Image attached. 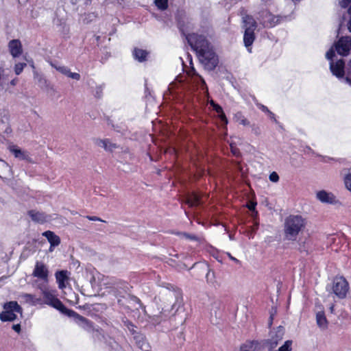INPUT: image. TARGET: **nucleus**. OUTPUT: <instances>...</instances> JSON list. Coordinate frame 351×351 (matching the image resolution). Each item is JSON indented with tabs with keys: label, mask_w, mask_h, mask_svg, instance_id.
Masks as SVG:
<instances>
[{
	"label": "nucleus",
	"mask_w": 351,
	"mask_h": 351,
	"mask_svg": "<svg viewBox=\"0 0 351 351\" xmlns=\"http://www.w3.org/2000/svg\"><path fill=\"white\" fill-rule=\"evenodd\" d=\"M183 34L205 69L209 71L215 69L218 64V58L206 37L197 34Z\"/></svg>",
	"instance_id": "1"
},
{
	"label": "nucleus",
	"mask_w": 351,
	"mask_h": 351,
	"mask_svg": "<svg viewBox=\"0 0 351 351\" xmlns=\"http://www.w3.org/2000/svg\"><path fill=\"white\" fill-rule=\"evenodd\" d=\"M164 300L167 305L162 308L160 314L149 317V321L154 325H158L166 319L173 311H174L171 314L175 315L182 304V298L180 293L175 291H167L165 293Z\"/></svg>",
	"instance_id": "2"
},
{
	"label": "nucleus",
	"mask_w": 351,
	"mask_h": 351,
	"mask_svg": "<svg viewBox=\"0 0 351 351\" xmlns=\"http://www.w3.org/2000/svg\"><path fill=\"white\" fill-rule=\"evenodd\" d=\"M306 220L300 215H290L285 221L284 232L286 239L295 241L298 234L305 228Z\"/></svg>",
	"instance_id": "3"
},
{
	"label": "nucleus",
	"mask_w": 351,
	"mask_h": 351,
	"mask_svg": "<svg viewBox=\"0 0 351 351\" xmlns=\"http://www.w3.org/2000/svg\"><path fill=\"white\" fill-rule=\"evenodd\" d=\"M285 335V329L282 326H279L277 328L270 332V337L265 341V345L268 351H291L292 350V340H287L284 343L276 349L279 343L282 340Z\"/></svg>",
	"instance_id": "4"
},
{
	"label": "nucleus",
	"mask_w": 351,
	"mask_h": 351,
	"mask_svg": "<svg viewBox=\"0 0 351 351\" xmlns=\"http://www.w3.org/2000/svg\"><path fill=\"white\" fill-rule=\"evenodd\" d=\"M43 295L45 304L53 307L62 313L69 317L75 315L79 316L75 311L68 309L56 296L54 291L44 289L43 290Z\"/></svg>",
	"instance_id": "5"
},
{
	"label": "nucleus",
	"mask_w": 351,
	"mask_h": 351,
	"mask_svg": "<svg viewBox=\"0 0 351 351\" xmlns=\"http://www.w3.org/2000/svg\"><path fill=\"white\" fill-rule=\"evenodd\" d=\"M243 27L245 29L243 36V42L247 50L251 52V45L253 44L255 35L254 30L257 27V23L254 19L250 15H245L243 17Z\"/></svg>",
	"instance_id": "6"
},
{
	"label": "nucleus",
	"mask_w": 351,
	"mask_h": 351,
	"mask_svg": "<svg viewBox=\"0 0 351 351\" xmlns=\"http://www.w3.org/2000/svg\"><path fill=\"white\" fill-rule=\"evenodd\" d=\"M3 308L5 311L0 314V319L2 322L13 321L16 318L15 313H22L21 307L14 301L5 303Z\"/></svg>",
	"instance_id": "7"
},
{
	"label": "nucleus",
	"mask_w": 351,
	"mask_h": 351,
	"mask_svg": "<svg viewBox=\"0 0 351 351\" xmlns=\"http://www.w3.org/2000/svg\"><path fill=\"white\" fill-rule=\"evenodd\" d=\"M335 49L333 47L330 48L326 53V58L330 60V69L332 73L336 77L341 78L344 75L345 62L343 60H339L335 63L332 61V58L335 56Z\"/></svg>",
	"instance_id": "8"
},
{
	"label": "nucleus",
	"mask_w": 351,
	"mask_h": 351,
	"mask_svg": "<svg viewBox=\"0 0 351 351\" xmlns=\"http://www.w3.org/2000/svg\"><path fill=\"white\" fill-rule=\"evenodd\" d=\"M332 289L339 298L343 299L348 292L349 284L343 277H336L333 280Z\"/></svg>",
	"instance_id": "9"
},
{
	"label": "nucleus",
	"mask_w": 351,
	"mask_h": 351,
	"mask_svg": "<svg viewBox=\"0 0 351 351\" xmlns=\"http://www.w3.org/2000/svg\"><path fill=\"white\" fill-rule=\"evenodd\" d=\"M108 287L111 289L116 296L121 295L127 291L128 283L124 280L117 278H110L106 283Z\"/></svg>",
	"instance_id": "10"
},
{
	"label": "nucleus",
	"mask_w": 351,
	"mask_h": 351,
	"mask_svg": "<svg viewBox=\"0 0 351 351\" xmlns=\"http://www.w3.org/2000/svg\"><path fill=\"white\" fill-rule=\"evenodd\" d=\"M49 271L47 266L41 261H36L32 272V276L40 279L44 282H47L49 280Z\"/></svg>",
	"instance_id": "11"
},
{
	"label": "nucleus",
	"mask_w": 351,
	"mask_h": 351,
	"mask_svg": "<svg viewBox=\"0 0 351 351\" xmlns=\"http://www.w3.org/2000/svg\"><path fill=\"white\" fill-rule=\"evenodd\" d=\"M335 48L341 56H348L351 50V37L342 36L335 43Z\"/></svg>",
	"instance_id": "12"
},
{
	"label": "nucleus",
	"mask_w": 351,
	"mask_h": 351,
	"mask_svg": "<svg viewBox=\"0 0 351 351\" xmlns=\"http://www.w3.org/2000/svg\"><path fill=\"white\" fill-rule=\"evenodd\" d=\"M257 19L265 27H271L278 23L276 16L267 10L261 11Z\"/></svg>",
	"instance_id": "13"
},
{
	"label": "nucleus",
	"mask_w": 351,
	"mask_h": 351,
	"mask_svg": "<svg viewBox=\"0 0 351 351\" xmlns=\"http://www.w3.org/2000/svg\"><path fill=\"white\" fill-rule=\"evenodd\" d=\"M8 148L15 158L19 160H26L29 162H32L29 153L27 151L21 149L16 145H10Z\"/></svg>",
	"instance_id": "14"
},
{
	"label": "nucleus",
	"mask_w": 351,
	"mask_h": 351,
	"mask_svg": "<svg viewBox=\"0 0 351 351\" xmlns=\"http://www.w3.org/2000/svg\"><path fill=\"white\" fill-rule=\"evenodd\" d=\"M8 49L10 54L14 58L20 56L23 52L22 44L19 39L11 40L8 43Z\"/></svg>",
	"instance_id": "15"
},
{
	"label": "nucleus",
	"mask_w": 351,
	"mask_h": 351,
	"mask_svg": "<svg viewBox=\"0 0 351 351\" xmlns=\"http://www.w3.org/2000/svg\"><path fill=\"white\" fill-rule=\"evenodd\" d=\"M317 198L322 203L335 204L337 199L335 196L330 192L326 191H320L317 193Z\"/></svg>",
	"instance_id": "16"
},
{
	"label": "nucleus",
	"mask_w": 351,
	"mask_h": 351,
	"mask_svg": "<svg viewBox=\"0 0 351 351\" xmlns=\"http://www.w3.org/2000/svg\"><path fill=\"white\" fill-rule=\"evenodd\" d=\"M29 216L32 221L39 223H44L50 219V217L44 213L38 212L34 210H31L28 212Z\"/></svg>",
	"instance_id": "17"
},
{
	"label": "nucleus",
	"mask_w": 351,
	"mask_h": 351,
	"mask_svg": "<svg viewBox=\"0 0 351 351\" xmlns=\"http://www.w3.org/2000/svg\"><path fill=\"white\" fill-rule=\"evenodd\" d=\"M43 236L46 237L50 243L49 251L52 252L53 248L58 246L60 243V237L56 235L53 232L47 230L43 233Z\"/></svg>",
	"instance_id": "18"
},
{
	"label": "nucleus",
	"mask_w": 351,
	"mask_h": 351,
	"mask_svg": "<svg viewBox=\"0 0 351 351\" xmlns=\"http://www.w3.org/2000/svg\"><path fill=\"white\" fill-rule=\"evenodd\" d=\"M56 278L58 285V287L60 289H63L66 287L65 282L68 280V271L66 270H62L56 273Z\"/></svg>",
	"instance_id": "19"
},
{
	"label": "nucleus",
	"mask_w": 351,
	"mask_h": 351,
	"mask_svg": "<svg viewBox=\"0 0 351 351\" xmlns=\"http://www.w3.org/2000/svg\"><path fill=\"white\" fill-rule=\"evenodd\" d=\"M134 339H135L137 346L141 350L143 351H149V346L145 341V337L143 335L136 333V335L134 336Z\"/></svg>",
	"instance_id": "20"
},
{
	"label": "nucleus",
	"mask_w": 351,
	"mask_h": 351,
	"mask_svg": "<svg viewBox=\"0 0 351 351\" xmlns=\"http://www.w3.org/2000/svg\"><path fill=\"white\" fill-rule=\"evenodd\" d=\"M95 144L103 147L106 151L112 152L117 147L115 144L112 143L108 139H96Z\"/></svg>",
	"instance_id": "21"
},
{
	"label": "nucleus",
	"mask_w": 351,
	"mask_h": 351,
	"mask_svg": "<svg viewBox=\"0 0 351 351\" xmlns=\"http://www.w3.org/2000/svg\"><path fill=\"white\" fill-rule=\"evenodd\" d=\"M258 342L256 341H246L240 346L239 350L234 351H257Z\"/></svg>",
	"instance_id": "22"
},
{
	"label": "nucleus",
	"mask_w": 351,
	"mask_h": 351,
	"mask_svg": "<svg viewBox=\"0 0 351 351\" xmlns=\"http://www.w3.org/2000/svg\"><path fill=\"white\" fill-rule=\"evenodd\" d=\"M316 321L318 326L322 329H326L328 326V322L324 311H319L316 314Z\"/></svg>",
	"instance_id": "23"
},
{
	"label": "nucleus",
	"mask_w": 351,
	"mask_h": 351,
	"mask_svg": "<svg viewBox=\"0 0 351 351\" xmlns=\"http://www.w3.org/2000/svg\"><path fill=\"white\" fill-rule=\"evenodd\" d=\"M148 52L145 50L135 48L133 51V56L135 60L139 62H143L146 60Z\"/></svg>",
	"instance_id": "24"
},
{
	"label": "nucleus",
	"mask_w": 351,
	"mask_h": 351,
	"mask_svg": "<svg viewBox=\"0 0 351 351\" xmlns=\"http://www.w3.org/2000/svg\"><path fill=\"white\" fill-rule=\"evenodd\" d=\"M201 203L199 196L196 193L189 195L186 199V204L189 206H196Z\"/></svg>",
	"instance_id": "25"
},
{
	"label": "nucleus",
	"mask_w": 351,
	"mask_h": 351,
	"mask_svg": "<svg viewBox=\"0 0 351 351\" xmlns=\"http://www.w3.org/2000/svg\"><path fill=\"white\" fill-rule=\"evenodd\" d=\"M192 78H194L195 82L197 84L201 83L202 86H206V82L202 76L199 75L193 67L187 73Z\"/></svg>",
	"instance_id": "26"
},
{
	"label": "nucleus",
	"mask_w": 351,
	"mask_h": 351,
	"mask_svg": "<svg viewBox=\"0 0 351 351\" xmlns=\"http://www.w3.org/2000/svg\"><path fill=\"white\" fill-rule=\"evenodd\" d=\"M210 104L213 106V109L219 114L221 120L225 122V123H228V120L223 113L222 108L219 105L215 104L213 101H211Z\"/></svg>",
	"instance_id": "27"
},
{
	"label": "nucleus",
	"mask_w": 351,
	"mask_h": 351,
	"mask_svg": "<svg viewBox=\"0 0 351 351\" xmlns=\"http://www.w3.org/2000/svg\"><path fill=\"white\" fill-rule=\"evenodd\" d=\"M169 0H154V4L160 10H165L168 8Z\"/></svg>",
	"instance_id": "28"
},
{
	"label": "nucleus",
	"mask_w": 351,
	"mask_h": 351,
	"mask_svg": "<svg viewBox=\"0 0 351 351\" xmlns=\"http://www.w3.org/2000/svg\"><path fill=\"white\" fill-rule=\"evenodd\" d=\"M235 119L239 124L243 125H250V121L245 118L241 112H238L235 114Z\"/></svg>",
	"instance_id": "29"
},
{
	"label": "nucleus",
	"mask_w": 351,
	"mask_h": 351,
	"mask_svg": "<svg viewBox=\"0 0 351 351\" xmlns=\"http://www.w3.org/2000/svg\"><path fill=\"white\" fill-rule=\"evenodd\" d=\"M22 298L27 302H29L33 304H36L37 302L39 300L38 299H36L34 295L29 293L23 294Z\"/></svg>",
	"instance_id": "30"
},
{
	"label": "nucleus",
	"mask_w": 351,
	"mask_h": 351,
	"mask_svg": "<svg viewBox=\"0 0 351 351\" xmlns=\"http://www.w3.org/2000/svg\"><path fill=\"white\" fill-rule=\"evenodd\" d=\"M178 235H180V236L185 238L186 239H189V240L195 241H199V238L195 234H189L186 232H178Z\"/></svg>",
	"instance_id": "31"
},
{
	"label": "nucleus",
	"mask_w": 351,
	"mask_h": 351,
	"mask_svg": "<svg viewBox=\"0 0 351 351\" xmlns=\"http://www.w3.org/2000/svg\"><path fill=\"white\" fill-rule=\"evenodd\" d=\"M51 66L53 67H54L57 71L60 72L61 73H62L66 76L69 75L70 69L68 67H66L65 66H57L54 64H51Z\"/></svg>",
	"instance_id": "32"
},
{
	"label": "nucleus",
	"mask_w": 351,
	"mask_h": 351,
	"mask_svg": "<svg viewBox=\"0 0 351 351\" xmlns=\"http://www.w3.org/2000/svg\"><path fill=\"white\" fill-rule=\"evenodd\" d=\"M26 63L24 62H19L16 64L14 66V72L16 75H20L22 73L24 67L26 66Z\"/></svg>",
	"instance_id": "33"
},
{
	"label": "nucleus",
	"mask_w": 351,
	"mask_h": 351,
	"mask_svg": "<svg viewBox=\"0 0 351 351\" xmlns=\"http://www.w3.org/2000/svg\"><path fill=\"white\" fill-rule=\"evenodd\" d=\"M258 223H255V224L253 226L250 227V230H247V236L250 239H253L254 233L258 230Z\"/></svg>",
	"instance_id": "34"
},
{
	"label": "nucleus",
	"mask_w": 351,
	"mask_h": 351,
	"mask_svg": "<svg viewBox=\"0 0 351 351\" xmlns=\"http://www.w3.org/2000/svg\"><path fill=\"white\" fill-rule=\"evenodd\" d=\"M5 80L4 69L0 66V90L3 88Z\"/></svg>",
	"instance_id": "35"
},
{
	"label": "nucleus",
	"mask_w": 351,
	"mask_h": 351,
	"mask_svg": "<svg viewBox=\"0 0 351 351\" xmlns=\"http://www.w3.org/2000/svg\"><path fill=\"white\" fill-rule=\"evenodd\" d=\"M344 182L347 189L351 191V172L346 176Z\"/></svg>",
	"instance_id": "36"
},
{
	"label": "nucleus",
	"mask_w": 351,
	"mask_h": 351,
	"mask_svg": "<svg viewBox=\"0 0 351 351\" xmlns=\"http://www.w3.org/2000/svg\"><path fill=\"white\" fill-rule=\"evenodd\" d=\"M346 80L347 82L351 84V60L348 65L347 76L346 77Z\"/></svg>",
	"instance_id": "37"
},
{
	"label": "nucleus",
	"mask_w": 351,
	"mask_h": 351,
	"mask_svg": "<svg viewBox=\"0 0 351 351\" xmlns=\"http://www.w3.org/2000/svg\"><path fill=\"white\" fill-rule=\"evenodd\" d=\"M126 326L134 336L136 335V334L137 333L134 329L136 326L132 322H127Z\"/></svg>",
	"instance_id": "38"
},
{
	"label": "nucleus",
	"mask_w": 351,
	"mask_h": 351,
	"mask_svg": "<svg viewBox=\"0 0 351 351\" xmlns=\"http://www.w3.org/2000/svg\"><path fill=\"white\" fill-rule=\"evenodd\" d=\"M269 180L273 182H277L279 180V176L275 171L270 173L269 176Z\"/></svg>",
	"instance_id": "39"
},
{
	"label": "nucleus",
	"mask_w": 351,
	"mask_h": 351,
	"mask_svg": "<svg viewBox=\"0 0 351 351\" xmlns=\"http://www.w3.org/2000/svg\"><path fill=\"white\" fill-rule=\"evenodd\" d=\"M252 132L254 134H256L257 136L260 135L261 133V130L260 127L258 125H255V124H253L252 125Z\"/></svg>",
	"instance_id": "40"
},
{
	"label": "nucleus",
	"mask_w": 351,
	"mask_h": 351,
	"mask_svg": "<svg viewBox=\"0 0 351 351\" xmlns=\"http://www.w3.org/2000/svg\"><path fill=\"white\" fill-rule=\"evenodd\" d=\"M68 77L76 80H80V75L77 73H72L71 71H69Z\"/></svg>",
	"instance_id": "41"
},
{
	"label": "nucleus",
	"mask_w": 351,
	"mask_h": 351,
	"mask_svg": "<svg viewBox=\"0 0 351 351\" xmlns=\"http://www.w3.org/2000/svg\"><path fill=\"white\" fill-rule=\"evenodd\" d=\"M103 87L101 86H99L96 88L95 91V97L97 98H100L102 95Z\"/></svg>",
	"instance_id": "42"
},
{
	"label": "nucleus",
	"mask_w": 351,
	"mask_h": 351,
	"mask_svg": "<svg viewBox=\"0 0 351 351\" xmlns=\"http://www.w3.org/2000/svg\"><path fill=\"white\" fill-rule=\"evenodd\" d=\"M350 2L351 0H341L339 3L342 8H345L349 5Z\"/></svg>",
	"instance_id": "43"
},
{
	"label": "nucleus",
	"mask_w": 351,
	"mask_h": 351,
	"mask_svg": "<svg viewBox=\"0 0 351 351\" xmlns=\"http://www.w3.org/2000/svg\"><path fill=\"white\" fill-rule=\"evenodd\" d=\"M86 217L90 221H99L104 222V220L96 216H87Z\"/></svg>",
	"instance_id": "44"
},
{
	"label": "nucleus",
	"mask_w": 351,
	"mask_h": 351,
	"mask_svg": "<svg viewBox=\"0 0 351 351\" xmlns=\"http://www.w3.org/2000/svg\"><path fill=\"white\" fill-rule=\"evenodd\" d=\"M12 329L16 332L19 333L21 331V326L20 324H14L12 326Z\"/></svg>",
	"instance_id": "45"
},
{
	"label": "nucleus",
	"mask_w": 351,
	"mask_h": 351,
	"mask_svg": "<svg viewBox=\"0 0 351 351\" xmlns=\"http://www.w3.org/2000/svg\"><path fill=\"white\" fill-rule=\"evenodd\" d=\"M134 301H135L136 303H138L139 304L140 307L145 310V307L142 304V303L141 302V300L138 298L134 297Z\"/></svg>",
	"instance_id": "46"
},
{
	"label": "nucleus",
	"mask_w": 351,
	"mask_h": 351,
	"mask_svg": "<svg viewBox=\"0 0 351 351\" xmlns=\"http://www.w3.org/2000/svg\"><path fill=\"white\" fill-rule=\"evenodd\" d=\"M231 151L234 155H237L239 153L238 149L232 145V144H230Z\"/></svg>",
	"instance_id": "47"
},
{
	"label": "nucleus",
	"mask_w": 351,
	"mask_h": 351,
	"mask_svg": "<svg viewBox=\"0 0 351 351\" xmlns=\"http://www.w3.org/2000/svg\"><path fill=\"white\" fill-rule=\"evenodd\" d=\"M348 13L350 16V19L348 22V29L350 30V32H351V5H350V7L348 9Z\"/></svg>",
	"instance_id": "48"
},
{
	"label": "nucleus",
	"mask_w": 351,
	"mask_h": 351,
	"mask_svg": "<svg viewBox=\"0 0 351 351\" xmlns=\"http://www.w3.org/2000/svg\"><path fill=\"white\" fill-rule=\"evenodd\" d=\"M259 108L261 109L263 112H267V113H269V112L270 111V110H269L267 107H266L264 105H260L259 106Z\"/></svg>",
	"instance_id": "49"
},
{
	"label": "nucleus",
	"mask_w": 351,
	"mask_h": 351,
	"mask_svg": "<svg viewBox=\"0 0 351 351\" xmlns=\"http://www.w3.org/2000/svg\"><path fill=\"white\" fill-rule=\"evenodd\" d=\"M18 83V79L17 78H14L13 80H12L10 82V85L12 86H14L16 85V84Z\"/></svg>",
	"instance_id": "50"
},
{
	"label": "nucleus",
	"mask_w": 351,
	"mask_h": 351,
	"mask_svg": "<svg viewBox=\"0 0 351 351\" xmlns=\"http://www.w3.org/2000/svg\"><path fill=\"white\" fill-rule=\"evenodd\" d=\"M228 256L230 257V258L231 260H232L233 261H234L235 263H239V261L238 259H237L236 258L233 257L231 256V254L230 253H227Z\"/></svg>",
	"instance_id": "51"
},
{
	"label": "nucleus",
	"mask_w": 351,
	"mask_h": 351,
	"mask_svg": "<svg viewBox=\"0 0 351 351\" xmlns=\"http://www.w3.org/2000/svg\"><path fill=\"white\" fill-rule=\"evenodd\" d=\"M268 114L269 115V117H270L271 119H273L275 122H276V120L275 119V115H274V114L273 112L269 111Z\"/></svg>",
	"instance_id": "52"
},
{
	"label": "nucleus",
	"mask_w": 351,
	"mask_h": 351,
	"mask_svg": "<svg viewBox=\"0 0 351 351\" xmlns=\"http://www.w3.org/2000/svg\"><path fill=\"white\" fill-rule=\"evenodd\" d=\"M6 114L5 113V110H0V118L3 119V117H5Z\"/></svg>",
	"instance_id": "53"
},
{
	"label": "nucleus",
	"mask_w": 351,
	"mask_h": 351,
	"mask_svg": "<svg viewBox=\"0 0 351 351\" xmlns=\"http://www.w3.org/2000/svg\"><path fill=\"white\" fill-rule=\"evenodd\" d=\"M18 1L21 5H25L28 1V0H18Z\"/></svg>",
	"instance_id": "54"
},
{
	"label": "nucleus",
	"mask_w": 351,
	"mask_h": 351,
	"mask_svg": "<svg viewBox=\"0 0 351 351\" xmlns=\"http://www.w3.org/2000/svg\"><path fill=\"white\" fill-rule=\"evenodd\" d=\"M175 86H176V83H171V84H169V89L171 90V89L174 88Z\"/></svg>",
	"instance_id": "55"
},
{
	"label": "nucleus",
	"mask_w": 351,
	"mask_h": 351,
	"mask_svg": "<svg viewBox=\"0 0 351 351\" xmlns=\"http://www.w3.org/2000/svg\"><path fill=\"white\" fill-rule=\"evenodd\" d=\"M70 1V3H72L73 5H75L76 4L79 0H69Z\"/></svg>",
	"instance_id": "56"
},
{
	"label": "nucleus",
	"mask_w": 351,
	"mask_h": 351,
	"mask_svg": "<svg viewBox=\"0 0 351 351\" xmlns=\"http://www.w3.org/2000/svg\"><path fill=\"white\" fill-rule=\"evenodd\" d=\"M255 205H256V204L250 205V206H249V209H250V210H254V209L255 208Z\"/></svg>",
	"instance_id": "57"
},
{
	"label": "nucleus",
	"mask_w": 351,
	"mask_h": 351,
	"mask_svg": "<svg viewBox=\"0 0 351 351\" xmlns=\"http://www.w3.org/2000/svg\"><path fill=\"white\" fill-rule=\"evenodd\" d=\"M330 312L332 313L333 312V310H334V305H332L330 307Z\"/></svg>",
	"instance_id": "58"
},
{
	"label": "nucleus",
	"mask_w": 351,
	"mask_h": 351,
	"mask_svg": "<svg viewBox=\"0 0 351 351\" xmlns=\"http://www.w3.org/2000/svg\"><path fill=\"white\" fill-rule=\"evenodd\" d=\"M2 165L5 166L6 168H9L8 165L6 163L3 162H2Z\"/></svg>",
	"instance_id": "59"
},
{
	"label": "nucleus",
	"mask_w": 351,
	"mask_h": 351,
	"mask_svg": "<svg viewBox=\"0 0 351 351\" xmlns=\"http://www.w3.org/2000/svg\"><path fill=\"white\" fill-rule=\"evenodd\" d=\"M79 317H80V319H81V320L86 321V319L84 317H82V316H79Z\"/></svg>",
	"instance_id": "60"
},
{
	"label": "nucleus",
	"mask_w": 351,
	"mask_h": 351,
	"mask_svg": "<svg viewBox=\"0 0 351 351\" xmlns=\"http://www.w3.org/2000/svg\"><path fill=\"white\" fill-rule=\"evenodd\" d=\"M300 251L302 252V251H304V250H303L301 247L299 248Z\"/></svg>",
	"instance_id": "61"
},
{
	"label": "nucleus",
	"mask_w": 351,
	"mask_h": 351,
	"mask_svg": "<svg viewBox=\"0 0 351 351\" xmlns=\"http://www.w3.org/2000/svg\"><path fill=\"white\" fill-rule=\"evenodd\" d=\"M229 237H230V239H233V237H232V236L231 234L229 235Z\"/></svg>",
	"instance_id": "62"
}]
</instances>
